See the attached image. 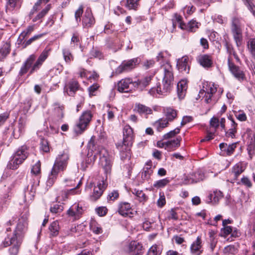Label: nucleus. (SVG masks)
I'll use <instances>...</instances> for the list:
<instances>
[{
    "label": "nucleus",
    "mask_w": 255,
    "mask_h": 255,
    "mask_svg": "<svg viewBox=\"0 0 255 255\" xmlns=\"http://www.w3.org/2000/svg\"><path fill=\"white\" fill-rule=\"evenodd\" d=\"M201 239L200 237H198L195 241L191 245L190 249L192 254L199 255L202 253Z\"/></svg>",
    "instance_id": "cd10ccee"
},
{
    "label": "nucleus",
    "mask_w": 255,
    "mask_h": 255,
    "mask_svg": "<svg viewBox=\"0 0 255 255\" xmlns=\"http://www.w3.org/2000/svg\"><path fill=\"white\" fill-rule=\"evenodd\" d=\"M80 88L77 81L72 79L70 80L64 87V92L69 96H74L76 92Z\"/></svg>",
    "instance_id": "2eb2a0df"
},
{
    "label": "nucleus",
    "mask_w": 255,
    "mask_h": 255,
    "mask_svg": "<svg viewBox=\"0 0 255 255\" xmlns=\"http://www.w3.org/2000/svg\"><path fill=\"white\" fill-rule=\"evenodd\" d=\"M132 83L133 82L130 78L123 79L118 83V90L120 92H128L130 90L129 85Z\"/></svg>",
    "instance_id": "6ab92c4d"
},
{
    "label": "nucleus",
    "mask_w": 255,
    "mask_h": 255,
    "mask_svg": "<svg viewBox=\"0 0 255 255\" xmlns=\"http://www.w3.org/2000/svg\"><path fill=\"white\" fill-rule=\"evenodd\" d=\"M44 35V34H43V33L35 35L33 36H32V37H31L30 38H29L28 40L24 41L22 43L23 48L26 47L27 46L30 45L34 41L40 39Z\"/></svg>",
    "instance_id": "603ef678"
},
{
    "label": "nucleus",
    "mask_w": 255,
    "mask_h": 255,
    "mask_svg": "<svg viewBox=\"0 0 255 255\" xmlns=\"http://www.w3.org/2000/svg\"><path fill=\"white\" fill-rule=\"evenodd\" d=\"M119 197V194L118 191L113 190L109 193L107 196V200L109 202L114 201L117 200Z\"/></svg>",
    "instance_id": "6e6d98bb"
},
{
    "label": "nucleus",
    "mask_w": 255,
    "mask_h": 255,
    "mask_svg": "<svg viewBox=\"0 0 255 255\" xmlns=\"http://www.w3.org/2000/svg\"><path fill=\"white\" fill-rule=\"evenodd\" d=\"M62 53L65 61L69 63L73 60L74 57L70 50L65 48L62 50Z\"/></svg>",
    "instance_id": "c03bdc74"
},
{
    "label": "nucleus",
    "mask_w": 255,
    "mask_h": 255,
    "mask_svg": "<svg viewBox=\"0 0 255 255\" xmlns=\"http://www.w3.org/2000/svg\"><path fill=\"white\" fill-rule=\"evenodd\" d=\"M217 92V87L214 83H206L203 86V89L201 90L199 93L198 96L200 98L203 97L204 98L205 102L207 103H210L212 101L213 95Z\"/></svg>",
    "instance_id": "9b49d317"
},
{
    "label": "nucleus",
    "mask_w": 255,
    "mask_h": 255,
    "mask_svg": "<svg viewBox=\"0 0 255 255\" xmlns=\"http://www.w3.org/2000/svg\"><path fill=\"white\" fill-rule=\"evenodd\" d=\"M83 13V6L80 5L78 9L75 12V18L76 21L78 22L81 21V16Z\"/></svg>",
    "instance_id": "680f3d73"
},
{
    "label": "nucleus",
    "mask_w": 255,
    "mask_h": 255,
    "mask_svg": "<svg viewBox=\"0 0 255 255\" xmlns=\"http://www.w3.org/2000/svg\"><path fill=\"white\" fill-rule=\"evenodd\" d=\"M176 19L179 23L180 28L182 29H185L189 32H195L199 27V23L195 20H190L187 24H185L181 21L180 16L177 17Z\"/></svg>",
    "instance_id": "dca6fc26"
},
{
    "label": "nucleus",
    "mask_w": 255,
    "mask_h": 255,
    "mask_svg": "<svg viewBox=\"0 0 255 255\" xmlns=\"http://www.w3.org/2000/svg\"><path fill=\"white\" fill-rule=\"evenodd\" d=\"M224 253L225 254L235 255L237 254V249L234 246L230 245L224 248Z\"/></svg>",
    "instance_id": "4d7b16f0"
},
{
    "label": "nucleus",
    "mask_w": 255,
    "mask_h": 255,
    "mask_svg": "<svg viewBox=\"0 0 255 255\" xmlns=\"http://www.w3.org/2000/svg\"><path fill=\"white\" fill-rule=\"evenodd\" d=\"M28 148L26 145L21 146L13 154L12 159L7 166L11 169H16L28 156Z\"/></svg>",
    "instance_id": "423d86ee"
},
{
    "label": "nucleus",
    "mask_w": 255,
    "mask_h": 255,
    "mask_svg": "<svg viewBox=\"0 0 255 255\" xmlns=\"http://www.w3.org/2000/svg\"><path fill=\"white\" fill-rule=\"evenodd\" d=\"M69 159L70 153L68 150H64L57 155L47 180V186H52L55 181L59 172L66 169Z\"/></svg>",
    "instance_id": "f03ea898"
},
{
    "label": "nucleus",
    "mask_w": 255,
    "mask_h": 255,
    "mask_svg": "<svg viewBox=\"0 0 255 255\" xmlns=\"http://www.w3.org/2000/svg\"><path fill=\"white\" fill-rule=\"evenodd\" d=\"M169 182V179L164 178L156 181L153 184V186L156 188H162L166 185Z\"/></svg>",
    "instance_id": "13d9d810"
},
{
    "label": "nucleus",
    "mask_w": 255,
    "mask_h": 255,
    "mask_svg": "<svg viewBox=\"0 0 255 255\" xmlns=\"http://www.w3.org/2000/svg\"><path fill=\"white\" fill-rule=\"evenodd\" d=\"M140 0H126L125 6L128 9L136 10Z\"/></svg>",
    "instance_id": "37998d69"
},
{
    "label": "nucleus",
    "mask_w": 255,
    "mask_h": 255,
    "mask_svg": "<svg viewBox=\"0 0 255 255\" xmlns=\"http://www.w3.org/2000/svg\"><path fill=\"white\" fill-rule=\"evenodd\" d=\"M232 229L233 227L231 226H224V228L221 230L222 236L226 238L231 234Z\"/></svg>",
    "instance_id": "052dcab7"
},
{
    "label": "nucleus",
    "mask_w": 255,
    "mask_h": 255,
    "mask_svg": "<svg viewBox=\"0 0 255 255\" xmlns=\"http://www.w3.org/2000/svg\"><path fill=\"white\" fill-rule=\"evenodd\" d=\"M20 0H6L5 11L7 13H12L16 8L20 7Z\"/></svg>",
    "instance_id": "393cba45"
},
{
    "label": "nucleus",
    "mask_w": 255,
    "mask_h": 255,
    "mask_svg": "<svg viewBox=\"0 0 255 255\" xmlns=\"http://www.w3.org/2000/svg\"><path fill=\"white\" fill-rule=\"evenodd\" d=\"M245 170V167L242 162H239L235 164L232 168V175L233 178L236 180L238 176Z\"/></svg>",
    "instance_id": "2f4dec72"
},
{
    "label": "nucleus",
    "mask_w": 255,
    "mask_h": 255,
    "mask_svg": "<svg viewBox=\"0 0 255 255\" xmlns=\"http://www.w3.org/2000/svg\"><path fill=\"white\" fill-rule=\"evenodd\" d=\"M247 49L251 55L255 53V38H250L247 41Z\"/></svg>",
    "instance_id": "49530a36"
},
{
    "label": "nucleus",
    "mask_w": 255,
    "mask_h": 255,
    "mask_svg": "<svg viewBox=\"0 0 255 255\" xmlns=\"http://www.w3.org/2000/svg\"><path fill=\"white\" fill-rule=\"evenodd\" d=\"M92 117L93 115L90 111H85L82 113L75 128V131L77 134L82 133L87 128Z\"/></svg>",
    "instance_id": "1a4fd4ad"
},
{
    "label": "nucleus",
    "mask_w": 255,
    "mask_h": 255,
    "mask_svg": "<svg viewBox=\"0 0 255 255\" xmlns=\"http://www.w3.org/2000/svg\"><path fill=\"white\" fill-rule=\"evenodd\" d=\"M241 183L248 188L252 186V183L249 178L246 176H243L241 180Z\"/></svg>",
    "instance_id": "69168bd1"
},
{
    "label": "nucleus",
    "mask_w": 255,
    "mask_h": 255,
    "mask_svg": "<svg viewBox=\"0 0 255 255\" xmlns=\"http://www.w3.org/2000/svg\"><path fill=\"white\" fill-rule=\"evenodd\" d=\"M245 5L248 7V9L255 16V5L253 3V1H251L250 2L246 3Z\"/></svg>",
    "instance_id": "774afa93"
},
{
    "label": "nucleus",
    "mask_w": 255,
    "mask_h": 255,
    "mask_svg": "<svg viewBox=\"0 0 255 255\" xmlns=\"http://www.w3.org/2000/svg\"><path fill=\"white\" fill-rule=\"evenodd\" d=\"M34 30V25L28 26L24 30H23L19 35L18 41L22 42V40L27 36H28Z\"/></svg>",
    "instance_id": "ea45409f"
},
{
    "label": "nucleus",
    "mask_w": 255,
    "mask_h": 255,
    "mask_svg": "<svg viewBox=\"0 0 255 255\" xmlns=\"http://www.w3.org/2000/svg\"><path fill=\"white\" fill-rule=\"evenodd\" d=\"M40 149L44 152H48L50 150L49 143L47 139L41 138L40 142Z\"/></svg>",
    "instance_id": "8fccbe9b"
},
{
    "label": "nucleus",
    "mask_w": 255,
    "mask_h": 255,
    "mask_svg": "<svg viewBox=\"0 0 255 255\" xmlns=\"http://www.w3.org/2000/svg\"><path fill=\"white\" fill-rule=\"evenodd\" d=\"M90 229L93 233L97 235L101 234L103 232L101 226L95 221H93L91 223Z\"/></svg>",
    "instance_id": "3c124183"
},
{
    "label": "nucleus",
    "mask_w": 255,
    "mask_h": 255,
    "mask_svg": "<svg viewBox=\"0 0 255 255\" xmlns=\"http://www.w3.org/2000/svg\"><path fill=\"white\" fill-rule=\"evenodd\" d=\"M198 61L204 68H210L213 64L212 57L207 54L199 56Z\"/></svg>",
    "instance_id": "a878e982"
},
{
    "label": "nucleus",
    "mask_w": 255,
    "mask_h": 255,
    "mask_svg": "<svg viewBox=\"0 0 255 255\" xmlns=\"http://www.w3.org/2000/svg\"><path fill=\"white\" fill-rule=\"evenodd\" d=\"M180 128H176L174 129L169 131L163 135V139H168L175 136L178 133L180 132Z\"/></svg>",
    "instance_id": "09e8293b"
},
{
    "label": "nucleus",
    "mask_w": 255,
    "mask_h": 255,
    "mask_svg": "<svg viewBox=\"0 0 255 255\" xmlns=\"http://www.w3.org/2000/svg\"><path fill=\"white\" fill-rule=\"evenodd\" d=\"M181 140V137L180 136H178L175 139L167 141V148H174L179 147Z\"/></svg>",
    "instance_id": "864d4df0"
},
{
    "label": "nucleus",
    "mask_w": 255,
    "mask_h": 255,
    "mask_svg": "<svg viewBox=\"0 0 255 255\" xmlns=\"http://www.w3.org/2000/svg\"><path fill=\"white\" fill-rule=\"evenodd\" d=\"M53 106L55 112L57 114L58 120H61L64 117V107L58 103H54Z\"/></svg>",
    "instance_id": "a19ab883"
},
{
    "label": "nucleus",
    "mask_w": 255,
    "mask_h": 255,
    "mask_svg": "<svg viewBox=\"0 0 255 255\" xmlns=\"http://www.w3.org/2000/svg\"><path fill=\"white\" fill-rule=\"evenodd\" d=\"M161 247L155 245L149 249L148 254V255H160L161 254Z\"/></svg>",
    "instance_id": "de8ad7c7"
},
{
    "label": "nucleus",
    "mask_w": 255,
    "mask_h": 255,
    "mask_svg": "<svg viewBox=\"0 0 255 255\" xmlns=\"http://www.w3.org/2000/svg\"><path fill=\"white\" fill-rule=\"evenodd\" d=\"M151 80V76H147L142 80H138L132 83L133 86L140 90H142L145 88L149 83Z\"/></svg>",
    "instance_id": "7c9ffc66"
},
{
    "label": "nucleus",
    "mask_w": 255,
    "mask_h": 255,
    "mask_svg": "<svg viewBox=\"0 0 255 255\" xmlns=\"http://www.w3.org/2000/svg\"><path fill=\"white\" fill-rule=\"evenodd\" d=\"M28 213L27 212L21 216L19 219L15 230L12 235H7L5 238L2 244L4 247H7L11 244L14 243L15 239L18 240V242L22 240V235L25 233L27 228V218Z\"/></svg>",
    "instance_id": "39448f33"
},
{
    "label": "nucleus",
    "mask_w": 255,
    "mask_h": 255,
    "mask_svg": "<svg viewBox=\"0 0 255 255\" xmlns=\"http://www.w3.org/2000/svg\"><path fill=\"white\" fill-rule=\"evenodd\" d=\"M160 70L163 75L162 86H157L156 91L159 95H166L174 85L173 69L170 63H166L160 65Z\"/></svg>",
    "instance_id": "7ed1b4c3"
},
{
    "label": "nucleus",
    "mask_w": 255,
    "mask_h": 255,
    "mask_svg": "<svg viewBox=\"0 0 255 255\" xmlns=\"http://www.w3.org/2000/svg\"><path fill=\"white\" fill-rule=\"evenodd\" d=\"M130 204L128 202H122L119 205L118 212L123 216H130L132 214Z\"/></svg>",
    "instance_id": "aec40b11"
},
{
    "label": "nucleus",
    "mask_w": 255,
    "mask_h": 255,
    "mask_svg": "<svg viewBox=\"0 0 255 255\" xmlns=\"http://www.w3.org/2000/svg\"><path fill=\"white\" fill-rule=\"evenodd\" d=\"M40 5L39 2H36L33 6L28 14L29 18L31 19L33 22H37L40 23L42 21V18L47 14L51 7L50 4H48L41 11L37 13L38 10L40 8Z\"/></svg>",
    "instance_id": "0eeeda50"
},
{
    "label": "nucleus",
    "mask_w": 255,
    "mask_h": 255,
    "mask_svg": "<svg viewBox=\"0 0 255 255\" xmlns=\"http://www.w3.org/2000/svg\"><path fill=\"white\" fill-rule=\"evenodd\" d=\"M222 197V193L220 191L215 190L210 193L208 196V199L207 202L208 203L217 204Z\"/></svg>",
    "instance_id": "c756f323"
},
{
    "label": "nucleus",
    "mask_w": 255,
    "mask_h": 255,
    "mask_svg": "<svg viewBox=\"0 0 255 255\" xmlns=\"http://www.w3.org/2000/svg\"><path fill=\"white\" fill-rule=\"evenodd\" d=\"M139 63V59L138 58L125 60L115 69V71L113 72L112 76L119 75L123 72L129 71L134 68Z\"/></svg>",
    "instance_id": "9d476101"
},
{
    "label": "nucleus",
    "mask_w": 255,
    "mask_h": 255,
    "mask_svg": "<svg viewBox=\"0 0 255 255\" xmlns=\"http://www.w3.org/2000/svg\"><path fill=\"white\" fill-rule=\"evenodd\" d=\"M59 229L60 227L58 222L57 221L53 222L49 227L50 235L52 237L57 236L59 234Z\"/></svg>",
    "instance_id": "58836bf2"
},
{
    "label": "nucleus",
    "mask_w": 255,
    "mask_h": 255,
    "mask_svg": "<svg viewBox=\"0 0 255 255\" xmlns=\"http://www.w3.org/2000/svg\"><path fill=\"white\" fill-rule=\"evenodd\" d=\"M163 113L169 123L172 122L177 116V111L171 107H165L163 109Z\"/></svg>",
    "instance_id": "5701e85b"
},
{
    "label": "nucleus",
    "mask_w": 255,
    "mask_h": 255,
    "mask_svg": "<svg viewBox=\"0 0 255 255\" xmlns=\"http://www.w3.org/2000/svg\"><path fill=\"white\" fill-rule=\"evenodd\" d=\"M187 89V84L186 81L181 80L177 83V94L179 99H182L184 98L186 93Z\"/></svg>",
    "instance_id": "c85d7f7f"
},
{
    "label": "nucleus",
    "mask_w": 255,
    "mask_h": 255,
    "mask_svg": "<svg viewBox=\"0 0 255 255\" xmlns=\"http://www.w3.org/2000/svg\"><path fill=\"white\" fill-rule=\"evenodd\" d=\"M169 125V122L163 118H160L155 121L153 126L154 128L158 131H161L165 128L167 127Z\"/></svg>",
    "instance_id": "e433bc0d"
},
{
    "label": "nucleus",
    "mask_w": 255,
    "mask_h": 255,
    "mask_svg": "<svg viewBox=\"0 0 255 255\" xmlns=\"http://www.w3.org/2000/svg\"><path fill=\"white\" fill-rule=\"evenodd\" d=\"M18 240L15 239L14 243H13V246L9 249V253L11 255H16L18 253L19 247L21 244L22 240L20 242Z\"/></svg>",
    "instance_id": "a18cd8bd"
},
{
    "label": "nucleus",
    "mask_w": 255,
    "mask_h": 255,
    "mask_svg": "<svg viewBox=\"0 0 255 255\" xmlns=\"http://www.w3.org/2000/svg\"><path fill=\"white\" fill-rule=\"evenodd\" d=\"M249 134V139L248 141V150L250 153L254 150L255 148V134L251 129H248L247 130Z\"/></svg>",
    "instance_id": "f704fd0d"
},
{
    "label": "nucleus",
    "mask_w": 255,
    "mask_h": 255,
    "mask_svg": "<svg viewBox=\"0 0 255 255\" xmlns=\"http://www.w3.org/2000/svg\"><path fill=\"white\" fill-rule=\"evenodd\" d=\"M96 153L94 157H86L81 163L80 169L85 170L87 167L91 165L95 161L96 156L99 155L100 163L106 175V180L110 177L112 162L111 157L107 149L102 146H99L95 149Z\"/></svg>",
    "instance_id": "f257e3e1"
},
{
    "label": "nucleus",
    "mask_w": 255,
    "mask_h": 255,
    "mask_svg": "<svg viewBox=\"0 0 255 255\" xmlns=\"http://www.w3.org/2000/svg\"><path fill=\"white\" fill-rule=\"evenodd\" d=\"M142 246L139 243L132 241L128 245V251L129 253H133V255H140L142 254Z\"/></svg>",
    "instance_id": "b1692460"
},
{
    "label": "nucleus",
    "mask_w": 255,
    "mask_h": 255,
    "mask_svg": "<svg viewBox=\"0 0 255 255\" xmlns=\"http://www.w3.org/2000/svg\"><path fill=\"white\" fill-rule=\"evenodd\" d=\"M36 57L35 55L31 54L26 59L20 68L18 73L19 76H22L27 73L29 70L30 71V69L32 68Z\"/></svg>",
    "instance_id": "ddd939ff"
},
{
    "label": "nucleus",
    "mask_w": 255,
    "mask_h": 255,
    "mask_svg": "<svg viewBox=\"0 0 255 255\" xmlns=\"http://www.w3.org/2000/svg\"><path fill=\"white\" fill-rule=\"evenodd\" d=\"M98 215L101 217L105 216L108 212V209L105 207H100L96 209Z\"/></svg>",
    "instance_id": "0e129e2a"
},
{
    "label": "nucleus",
    "mask_w": 255,
    "mask_h": 255,
    "mask_svg": "<svg viewBox=\"0 0 255 255\" xmlns=\"http://www.w3.org/2000/svg\"><path fill=\"white\" fill-rule=\"evenodd\" d=\"M40 171V161L37 162L32 167L31 172L35 175L38 174Z\"/></svg>",
    "instance_id": "338daca9"
},
{
    "label": "nucleus",
    "mask_w": 255,
    "mask_h": 255,
    "mask_svg": "<svg viewBox=\"0 0 255 255\" xmlns=\"http://www.w3.org/2000/svg\"><path fill=\"white\" fill-rule=\"evenodd\" d=\"M99 88V86L97 84H94L89 87L88 91L90 97L96 96Z\"/></svg>",
    "instance_id": "bf43d9fd"
},
{
    "label": "nucleus",
    "mask_w": 255,
    "mask_h": 255,
    "mask_svg": "<svg viewBox=\"0 0 255 255\" xmlns=\"http://www.w3.org/2000/svg\"><path fill=\"white\" fill-rule=\"evenodd\" d=\"M189 182L191 183H197L203 180L204 178V174L201 170H198L195 172L190 174L189 176Z\"/></svg>",
    "instance_id": "72a5a7b5"
},
{
    "label": "nucleus",
    "mask_w": 255,
    "mask_h": 255,
    "mask_svg": "<svg viewBox=\"0 0 255 255\" xmlns=\"http://www.w3.org/2000/svg\"><path fill=\"white\" fill-rule=\"evenodd\" d=\"M237 143H234L229 145L227 144L226 152L228 155H230L233 153L235 148L237 147Z\"/></svg>",
    "instance_id": "e2e57ef3"
},
{
    "label": "nucleus",
    "mask_w": 255,
    "mask_h": 255,
    "mask_svg": "<svg viewBox=\"0 0 255 255\" xmlns=\"http://www.w3.org/2000/svg\"><path fill=\"white\" fill-rule=\"evenodd\" d=\"M228 67L230 72L239 81H243L245 79V74L240 69L239 67L235 65L231 61L230 58L228 59Z\"/></svg>",
    "instance_id": "f3484780"
},
{
    "label": "nucleus",
    "mask_w": 255,
    "mask_h": 255,
    "mask_svg": "<svg viewBox=\"0 0 255 255\" xmlns=\"http://www.w3.org/2000/svg\"><path fill=\"white\" fill-rule=\"evenodd\" d=\"M134 111L141 116H145L152 113V110L150 107L140 103L135 104Z\"/></svg>",
    "instance_id": "4be33fe9"
},
{
    "label": "nucleus",
    "mask_w": 255,
    "mask_h": 255,
    "mask_svg": "<svg viewBox=\"0 0 255 255\" xmlns=\"http://www.w3.org/2000/svg\"><path fill=\"white\" fill-rule=\"evenodd\" d=\"M188 58L187 56H184L177 61V67L178 70L181 72L188 73L189 67L188 64Z\"/></svg>",
    "instance_id": "bb28decb"
},
{
    "label": "nucleus",
    "mask_w": 255,
    "mask_h": 255,
    "mask_svg": "<svg viewBox=\"0 0 255 255\" xmlns=\"http://www.w3.org/2000/svg\"><path fill=\"white\" fill-rule=\"evenodd\" d=\"M105 177L106 175H105ZM106 177L105 179H104L102 180V183H100L97 185V186L95 187L93 194L91 196L90 198L92 201H96L102 195L104 190L107 186V182Z\"/></svg>",
    "instance_id": "4468645a"
},
{
    "label": "nucleus",
    "mask_w": 255,
    "mask_h": 255,
    "mask_svg": "<svg viewBox=\"0 0 255 255\" xmlns=\"http://www.w3.org/2000/svg\"><path fill=\"white\" fill-rule=\"evenodd\" d=\"M170 54L167 51H163L158 53L156 56V60L161 65L164 63H169V58Z\"/></svg>",
    "instance_id": "c9c22d12"
},
{
    "label": "nucleus",
    "mask_w": 255,
    "mask_h": 255,
    "mask_svg": "<svg viewBox=\"0 0 255 255\" xmlns=\"http://www.w3.org/2000/svg\"><path fill=\"white\" fill-rule=\"evenodd\" d=\"M123 136V141L116 144L122 159L129 158L130 156V148L133 143V130L129 125H126L124 127Z\"/></svg>",
    "instance_id": "20e7f679"
},
{
    "label": "nucleus",
    "mask_w": 255,
    "mask_h": 255,
    "mask_svg": "<svg viewBox=\"0 0 255 255\" xmlns=\"http://www.w3.org/2000/svg\"><path fill=\"white\" fill-rule=\"evenodd\" d=\"M229 119L232 122L231 128L226 132V135L228 137L234 138L235 136V133L237 132L236 128L237 127V124L236 123L233 118L229 117Z\"/></svg>",
    "instance_id": "79ce46f5"
},
{
    "label": "nucleus",
    "mask_w": 255,
    "mask_h": 255,
    "mask_svg": "<svg viewBox=\"0 0 255 255\" xmlns=\"http://www.w3.org/2000/svg\"><path fill=\"white\" fill-rule=\"evenodd\" d=\"M50 51L51 49L48 47H46L43 50L36 62L34 63L32 68L30 69V72H29L28 75L32 74L34 72L39 69L43 63L48 57Z\"/></svg>",
    "instance_id": "f8f14e48"
},
{
    "label": "nucleus",
    "mask_w": 255,
    "mask_h": 255,
    "mask_svg": "<svg viewBox=\"0 0 255 255\" xmlns=\"http://www.w3.org/2000/svg\"><path fill=\"white\" fill-rule=\"evenodd\" d=\"M50 210L51 213L54 214L60 213L63 210V207L60 204H55L51 206Z\"/></svg>",
    "instance_id": "5fc2aeb1"
},
{
    "label": "nucleus",
    "mask_w": 255,
    "mask_h": 255,
    "mask_svg": "<svg viewBox=\"0 0 255 255\" xmlns=\"http://www.w3.org/2000/svg\"><path fill=\"white\" fill-rule=\"evenodd\" d=\"M95 23V19L91 9H87L82 19V24L84 28L92 27Z\"/></svg>",
    "instance_id": "a211bd4d"
},
{
    "label": "nucleus",
    "mask_w": 255,
    "mask_h": 255,
    "mask_svg": "<svg viewBox=\"0 0 255 255\" xmlns=\"http://www.w3.org/2000/svg\"><path fill=\"white\" fill-rule=\"evenodd\" d=\"M83 213L82 207H80L78 204H73L67 211L69 216L73 217L75 219H78Z\"/></svg>",
    "instance_id": "412c9836"
},
{
    "label": "nucleus",
    "mask_w": 255,
    "mask_h": 255,
    "mask_svg": "<svg viewBox=\"0 0 255 255\" xmlns=\"http://www.w3.org/2000/svg\"><path fill=\"white\" fill-rule=\"evenodd\" d=\"M10 51V44L7 42L4 43L0 48V60H3L9 53Z\"/></svg>",
    "instance_id": "4c0bfd02"
},
{
    "label": "nucleus",
    "mask_w": 255,
    "mask_h": 255,
    "mask_svg": "<svg viewBox=\"0 0 255 255\" xmlns=\"http://www.w3.org/2000/svg\"><path fill=\"white\" fill-rule=\"evenodd\" d=\"M231 31L236 45L239 47L242 45L243 41L242 30L240 18L236 17L232 18Z\"/></svg>",
    "instance_id": "6e6552de"
},
{
    "label": "nucleus",
    "mask_w": 255,
    "mask_h": 255,
    "mask_svg": "<svg viewBox=\"0 0 255 255\" xmlns=\"http://www.w3.org/2000/svg\"><path fill=\"white\" fill-rule=\"evenodd\" d=\"M141 177L145 180L150 178V175L153 172L152 171V163L151 161H147L143 169Z\"/></svg>",
    "instance_id": "473e14b6"
}]
</instances>
